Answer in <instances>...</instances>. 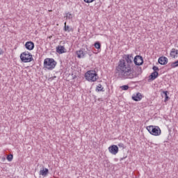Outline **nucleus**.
Here are the masks:
<instances>
[{"mask_svg": "<svg viewBox=\"0 0 178 178\" xmlns=\"http://www.w3.org/2000/svg\"><path fill=\"white\" fill-rule=\"evenodd\" d=\"M66 17H67V19H73V17L72 16V15L70 13H66Z\"/></svg>", "mask_w": 178, "mask_h": 178, "instance_id": "23", "label": "nucleus"}, {"mask_svg": "<svg viewBox=\"0 0 178 178\" xmlns=\"http://www.w3.org/2000/svg\"><path fill=\"white\" fill-rule=\"evenodd\" d=\"M146 129L152 136H161V128L158 126L150 125L147 127Z\"/></svg>", "mask_w": 178, "mask_h": 178, "instance_id": "5", "label": "nucleus"}, {"mask_svg": "<svg viewBox=\"0 0 178 178\" xmlns=\"http://www.w3.org/2000/svg\"><path fill=\"white\" fill-rule=\"evenodd\" d=\"M20 59L24 63H29L33 62L34 58H33V54L29 51H24L20 54Z\"/></svg>", "mask_w": 178, "mask_h": 178, "instance_id": "4", "label": "nucleus"}, {"mask_svg": "<svg viewBox=\"0 0 178 178\" xmlns=\"http://www.w3.org/2000/svg\"><path fill=\"white\" fill-rule=\"evenodd\" d=\"M56 51L57 54H62L66 52V49L64 46L58 45L56 47Z\"/></svg>", "mask_w": 178, "mask_h": 178, "instance_id": "10", "label": "nucleus"}, {"mask_svg": "<svg viewBox=\"0 0 178 178\" xmlns=\"http://www.w3.org/2000/svg\"><path fill=\"white\" fill-rule=\"evenodd\" d=\"M76 78H77V76L72 74V79H73V80H74V79H76Z\"/></svg>", "mask_w": 178, "mask_h": 178, "instance_id": "30", "label": "nucleus"}, {"mask_svg": "<svg viewBox=\"0 0 178 178\" xmlns=\"http://www.w3.org/2000/svg\"><path fill=\"white\" fill-rule=\"evenodd\" d=\"M159 73L158 72H153L149 76V80L154 81L155 79L158 78Z\"/></svg>", "mask_w": 178, "mask_h": 178, "instance_id": "15", "label": "nucleus"}, {"mask_svg": "<svg viewBox=\"0 0 178 178\" xmlns=\"http://www.w3.org/2000/svg\"><path fill=\"white\" fill-rule=\"evenodd\" d=\"M133 101H136V102H138V101H141L143 99V95L141 93L138 92L136 95H134L132 96Z\"/></svg>", "mask_w": 178, "mask_h": 178, "instance_id": "11", "label": "nucleus"}, {"mask_svg": "<svg viewBox=\"0 0 178 178\" xmlns=\"http://www.w3.org/2000/svg\"><path fill=\"white\" fill-rule=\"evenodd\" d=\"M95 48H96V49H101V42H95Z\"/></svg>", "mask_w": 178, "mask_h": 178, "instance_id": "19", "label": "nucleus"}, {"mask_svg": "<svg viewBox=\"0 0 178 178\" xmlns=\"http://www.w3.org/2000/svg\"><path fill=\"white\" fill-rule=\"evenodd\" d=\"M152 70H154V72H159V67L155 65L153 66Z\"/></svg>", "mask_w": 178, "mask_h": 178, "instance_id": "24", "label": "nucleus"}, {"mask_svg": "<svg viewBox=\"0 0 178 178\" xmlns=\"http://www.w3.org/2000/svg\"><path fill=\"white\" fill-rule=\"evenodd\" d=\"M102 5V1H101V0H98L95 3V6L96 8H101V6Z\"/></svg>", "mask_w": 178, "mask_h": 178, "instance_id": "20", "label": "nucleus"}, {"mask_svg": "<svg viewBox=\"0 0 178 178\" xmlns=\"http://www.w3.org/2000/svg\"><path fill=\"white\" fill-rule=\"evenodd\" d=\"M129 85H124L122 86H120L121 90H122V91H127V90H129Z\"/></svg>", "mask_w": 178, "mask_h": 178, "instance_id": "21", "label": "nucleus"}, {"mask_svg": "<svg viewBox=\"0 0 178 178\" xmlns=\"http://www.w3.org/2000/svg\"><path fill=\"white\" fill-rule=\"evenodd\" d=\"M6 159H7V161H8V162H12V161L13 160V154L8 155Z\"/></svg>", "mask_w": 178, "mask_h": 178, "instance_id": "22", "label": "nucleus"}, {"mask_svg": "<svg viewBox=\"0 0 178 178\" xmlns=\"http://www.w3.org/2000/svg\"><path fill=\"white\" fill-rule=\"evenodd\" d=\"M64 24V31H67L68 33H70V31H73V29L70 28L69 26H66V22H65Z\"/></svg>", "mask_w": 178, "mask_h": 178, "instance_id": "17", "label": "nucleus"}, {"mask_svg": "<svg viewBox=\"0 0 178 178\" xmlns=\"http://www.w3.org/2000/svg\"><path fill=\"white\" fill-rule=\"evenodd\" d=\"M85 49L83 48L81 49L79 51H76V55H77V58H79V59L81 58H84L86 56V55H87V51H84Z\"/></svg>", "mask_w": 178, "mask_h": 178, "instance_id": "9", "label": "nucleus"}, {"mask_svg": "<svg viewBox=\"0 0 178 178\" xmlns=\"http://www.w3.org/2000/svg\"><path fill=\"white\" fill-rule=\"evenodd\" d=\"M96 92H104V91H105V90L104 89V87H102V85L99 84L95 89Z\"/></svg>", "mask_w": 178, "mask_h": 178, "instance_id": "16", "label": "nucleus"}, {"mask_svg": "<svg viewBox=\"0 0 178 178\" xmlns=\"http://www.w3.org/2000/svg\"><path fill=\"white\" fill-rule=\"evenodd\" d=\"M95 0H83L86 3H92Z\"/></svg>", "mask_w": 178, "mask_h": 178, "instance_id": "26", "label": "nucleus"}, {"mask_svg": "<svg viewBox=\"0 0 178 178\" xmlns=\"http://www.w3.org/2000/svg\"><path fill=\"white\" fill-rule=\"evenodd\" d=\"M108 151L113 155H116L119 152V147L116 145H112L108 147Z\"/></svg>", "mask_w": 178, "mask_h": 178, "instance_id": "7", "label": "nucleus"}, {"mask_svg": "<svg viewBox=\"0 0 178 178\" xmlns=\"http://www.w3.org/2000/svg\"><path fill=\"white\" fill-rule=\"evenodd\" d=\"M126 158H127V156H124L122 158H120V162H122V161H123L124 159H126Z\"/></svg>", "mask_w": 178, "mask_h": 178, "instance_id": "27", "label": "nucleus"}, {"mask_svg": "<svg viewBox=\"0 0 178 178\" xmlns=\"http://www.w3.org/2000/svg\"><path fill=\"white\" fill-rule=\"evenodd\" d=\"M169 99V96H165V102H166Z\"/></svg>", "mask_w": 178, "mask_h": 178, "instance_id": "29", "label": "nucleus"}, {"mask_svg": "<svg viewBox=\"0 0 178 178\" xmlns=\"http://www.w3.org/2000/svg\"><path fill=\"white\" fill-rule=\"evenodd\" d=\"M131 66H133V55L124 54L122 59L119 60L115 67L114 76L122 80L138 77L143 73V70L140 67H136L137 72L134 74V70L131 69Z\"/></svg>", "mask_w": 178, "mask_h": 178, "instance_id": "1", "label": "nucleus"}, {"mask_svg": "<svg viewBox=\"0 0 178 178\" xmlns=\"http://www.w3.org/2000/svg\"><path fill=\"white\" fill-rule=\"evenodd\" d=\"M58 63L54 58H47L44 60L43 67L47 70H54Z\"/></svg>", "mask_w": 178, "mask_h": 178, "instance_id": "2", "label": "nucleus"}, {"mask_svg": "<svg viewBox=\"0 0 178 178\" xmlns=\"http://www.w3.org/2000/svg\"><path fill=\"white\" fill-rule=\"evenodd\" d=\"M85 79L88 81L94 83L96 80L98 79V74H97L95 70H89L85 73Z\"/></svg>", "mask_w": 178, "mask_h": 178, "instance_id": "3", "label": "nucleus"}, {"mask_svg": "<svg viewBox=\"0 0 178 178\" xmlns=\"http://www.w3.org/2000/svg\"><path fill=\"white\" fill-rule=\"evenodd\" d=\"M177 55H178V50L175 48L172 49L170 53V56H171V58H173L175 59V58L177 57Z\"/></svg>", "mask_w": 178, "mask_h": 178, "instance_id": "14", "label": "nucleus"}, {"mask_svg": "<svg viewBox=\"0 0 178 178\" xmlns=\"http://www.w3.org/2000/svg\"><path fill=\"white\" fill-rule=\"evenodd\" d=\"M3 51L0 50V55H3Z\"/></svg>", "mask_w": 178, "mask_h": 178, "instance_id": "31", "label": "nucleus"}, {"mask_svg": "<svg viewBox=\"0 0 178 178\" xmlns=\"http://www.w3.org/2000/svg\"><path fill=\"white\" fill-rule=\"evenodd\" d=\"M168 62V60L165 56H161L159 58L158 63L160 65H167Z\"/></svg>", "mask_w": 178, "mask_h": 178, "instance_id": "12", "label": "nucleus"}, {"mask_svg": "<svg viewBox=\"0 0 178 178\" xmlns=\"http://www.w3.org/2000/svg\"><path fill=\"white\" fill-rule=\"evenodd\" d=\"M134 63L136 66H141L144 63V59H143V56H136L134 58Z\"/></svg>", "mask_w": 178, "mask_h": 178, "instance_id": "6", "label": "nucleus"}, {"mask_svg": "<svg viewBox=\"0 0 178 178\" xmlns=\"http://www.w3.org/2000/svg\"><path fill=\"white\" fill-rule=\"evenodd\" d=\"M48 173H49V170H48V168H42V169L40 170L39 175L45 177L48 176Z\"/></svg>", "mask_w": 178, "mask_h": 178, "instance_id": "13", "label": "nucleus"}, {"mask_svg": "<svg viewBox=\"0 0 178 178\" xmlns=\"http://www.w3.org/2000/svg\"><path fill=\"white\" fill-rule=\"evenodd\" d=\"M163 92L165 97H166V96H168V94L169 92H168V91H163Z\"/></svg>", "mask_w": 178, "mask_h": 178, "instance_id": "28", "label": "nucleus"}, {"mask_svg": "<svg viewBox=\"0 0 178 178\" xmlns=\"http://www.w3.org/2000/svg\"><path fill=\"white\" fill-rule=\"evenodd\" d=\"M118 147L120 148H122V149H124V148H126V146H124V144H123V143H119Z\"/></svg>", "mask_w": 178, "mask_h": 178, "instance_id": "25", "label": "nucleus"}, {"mask_svg": "<svg viewBox=\"0 0 178 178\" xmlns=\"http://www.w3.org/2000/svg\"><path fill=\"white\" fill-rule=\"evenodd\" d=\"M170 67H172V69H175V67H178V60L171 63Z\"/></svg>", "mask_w": 178, "mask_h": 178, "instance_id": "18", "label": "nucleus"}, {"mask_svg": "<svg viewBox=\"0 0 178 178\" xmlns=\"http://www.w3.org/2000/svg\"><path fill=\"white\" fill-rule=\"evenodd\" d=\"M25 48L28 49V51H33L34 49V42L32 41H28L25 43Z\"/></svg>", "mask_w": 178, "mask_h": 178, "instance_id": "8", "label": "nucleus"}]
</instances>
